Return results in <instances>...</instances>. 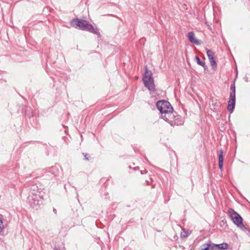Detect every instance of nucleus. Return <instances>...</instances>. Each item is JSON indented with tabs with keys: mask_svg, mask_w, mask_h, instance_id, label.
Listing matches in <instances>:
<instances>
[{
	"mask_svg": "<svg viewBox=\"0 0 250 250\" xmlns=\"http://www.w3.org/2000/svg\"><path fill=\"white\" fill-rule=\"evenodd\" d=\"M201 21L203 22H204V23L207 26L208 28V29H209L210 31H212V28L210 26V25H209V24H208V22L207 21L205 20L204 19H202L201 20Z\"/></svg>",
	"mask_w": 250,
	"mask_h": 250,
	"instance_id": "6ab92c4d",
	"label": "nucleus"
},
{
	"mask_svg": "<svg viewBox=\"0 0 250 250\" xmlns=\"http://www.w3.org/2000/svg\"><path fill=\"white\" fill-rule=\"evenodd\" d=\"M234 108V79L232 81L230 85V98L228 102L227 109L232 113Z\"/></svg>",
	"mask_w": 250,
	"mask_h": 250,
	"instance_id": "20e7f679",
	"label": "nucleus"
},
{
	"mask_svg": "<svg viewBox=\"0 0 250 250\" xmlns=\"http://www.w3.org/2000/svg\"><path fill=\"white\" fill-rule=\"evenodd\" d=\"M207 54L210 63V65L212 67L213 69L216 68L217 63L214 57V52L211 50H208L207 51Z\"/></svg>",
	"mask_w": 250,
	"mask_h": 250,
	"instance_id": "1a4fd4ad",
	"label": "nucleus"
},
{
	"mask_svg": "<svg viewBox=\"0 0 250 250\" xmlns=\"http://www.w3.org/2000/svg\"><path fill=\"white\" fill-rule=\"evenodd\" d=\"M140 173L141 174H146L147 173V171L146 170H141Z\"/></svg>",
	"mask_w": 250,
	"mask_h": 250,
	"instance_id": "4be33fe9",
	"label": "nucleus"
},
{
	"mask_svg": "<svg viewBox=\"0 0 250 250\" xmlns=\"http://www.w3.org/2000/svg\"><path fill=\"white\" fill-rule=\"evenodd\" d=\"M187 36L189 42L191 43H194L196 45H199L200 44L199 41L196 39L195 34L193 32H189Z\"/></svg>",
	"mask_w": 250,
	"mask_h": 250,
	"instance_id": "ddd939ff",
	"label": "nucleus"
},
{
	"mask_svg": "<svg viewBox=\"0 0 250 250\" xmlns=\"http://www.w3.org/2000/svg\"><path fill=\"white\" fill-rule=\"evenodd\" d=\"M218 167H219V168L222 171L223 168V162H224L223 151L222 149L218 150Z\"/></svg>",
	"mask_w": 250,
	"mask_h": 250,
	"instance_id": "9b49d317",
	"label": "nucleus"
},
{
	"mask_svg": "<svg viewBox=\"0 0 250 250\" xmlns=\"http://www.w3.org/2000/svg\"><path fill=\"white\" fill-rule=\"evenodd\" d=\"M108 194V193H106V194H105V195H106Z\"/></svg>",
	"mask_w": 250,
	"mask_h": 250,
	"instance_id": "cd10ccee",
	"label": "nucleus"
},
{
	"mask_svg": "<svg viewBox=\"0 0 250 250\" xmlns=\"http://www.w3.org/2000/svg\"><path fill=\"white\" fill-rule=\"evenodd\" d=\"M53 211L55 214L57 213V210L54 208H53Z\"/></svg>",
	"mask_w": 250,
	"mask_h": 250,
	"instance_id": "b1692460",
	"label": "nucleus"
},
{
	"mask_svg": "<svg viewBox=\"0 0 250 250\" xmlns=\"http://www.w3.org/2000/svg\"><path fill=\"white\" fill-rule=\"evenodd\" d=\"M82 30L86 31L97 35L99 37H101V34L99 29L96 27H94L87 20H86L84 24V27H83Z\"/></svg>",
	"mask_w": 250,
	"mask_h": 250,
	"instance_id": "0eeeda50",
	"label": "nucleus"
},
{
	"mask_svg": "<svg viewBox=\"0 0 250 250\" xmlns=\"http://www.w3.org/2000/svg\"><path fill=\"white\" fill-rule=\"evenodd\" d=\"M235 225L241 231L246 233L249 232V229L243 223V219L241 216L235 211Z\"/></svg>",
	"mask_w": 250,
	"mask_h": 250,
	"instance_id": "423d86ee",
	"label": "nucleus"
},
{
	"mask_svg": "<svg viewBox=\"0 0 250 250\" xmlns=\"http://www.w3.org/2000/svg\"><path fill=\"white\" fill-rule=\"evenodd\" d=\"M164 120L172 126L181 125L184 123L183 118L180 115H178L177 112L173 111L168 115Z\"/></svg>",
	"mask_w": 250,
	"mask_h": 250,
	"instance_id": "7ed1b4c3",
	"label": "nucleus"
},
{
	"mask_svg": "<svg viewBox=\"0 0 250 250\" xmlns=\"http://www.w3.org/2000/svg\"><path fill=\"white\" fill-rule=\"evenodd\" d=\"M43 195H30L28 197V202L33 208H37L40 205V202H42L41 199L42 198Z\"/></svg>",
	"mask_w": 250,
	"mask_h": 250,
	"instance_id": "39448f33",
	"label": "nucleus"
},
{
	"mask_svg": "<svg viewBox=\"0 0 250 250\" xmlns=\"http://www.w3.org/2000/svg\"><path fill=\"white\" fill-rule=\"evenodd\" d=\"M213 250H226L229 249V245L227 243L219 244L212 243Z\"/></svg>",
	"mask_w": 250,
	"mask_h": 250,
	"instance_id": "f8f14e48",
	"label": "nucleus"
},
{
	"mask_svg": "<svg viewBox=\"0 0 250 250\" xmlns=\"http://www.w3.org/2000/svg\"><path fill=\"white\" fill-rule=\"evenodd\" d=\"M3 228L4 227L2 221V219H1V218H0V233L2 231Z\"/></svg>",
	"mask_w": 250,
	"mask_h": 250,
	"instance_id": "412c9836",
	"label": "nucleus"
},
{
	"mask_svg": "<svg viewBox=\"0 0 250 250\" xmlns=\"http://www.w3.org/2000/svg\"><path fill=\"white\" fill-rule=\"evenodd\" d=\"M30 110H31L30 108L27 107L25 109V115L28 116V117H30L31 116H32V115H31L30 114Z\"/></svg>",
	"mask_w": 250,
	"mask_h": 250,
	"instance_id": "aec40b11",
	"label": "nucleus"
},
{
	"mask_svg": "<svg viewBox=\"0 0 250 250\" xmlns=\"http://www.w3.org/2000/svg\"><path fill=\"white\" fill-rule=\"evenodd\" d=\"M156 105L161 114V118L164 120L173 111L172 106L170 103L167 101H158L156 103Z\"/></svg>",
	"mask_w": 250,
	"mask_h": 250,
	"instance_id": "f257e3e1",
	"label": "nucleus"
},
{
	"mask_svg": "<svg viewBox=\"0 0 250 250\" xmlns=\"http://www.w3.org/2000/svg\"><path fill=\"white\" fill-rule=\"evenodd\" d=\"M195 60L196 61L198 65H199L202 66L203 67H204L205 70H206V69H207L208 68L207 66L206 65L205 62L204 61H202L200 59L199 57L198 56H197V55L195 56Z\"/></svg>",
	"mask_w": 250,
	"mask_h": 250,
	"instance_id": "2eb2a0df",
	"label": "nucleus"
},
{
	"mask_svg": "<svg viewBox=\"0 0 250 250\" xmlns=\"http://www.w3.org/2000/svg\"><path fill=\"white\" fill-rule=\"evenodd\" d=\"M54 250H57V249L55 248H54Z\"/></svg>",
	"mask_w": 250,
	"mask_h": 250,
	"instance_id": "a878e982",
	"label": "nucleus"
},
{
	"mask_svg": "<svg viewBox=\"0 0 250 250\" xmlns=\"http://www.w3.org/2000/svg\"><path fill=\"white\" fill-rule=\"evenodd\" d=\"M86 20L80 19L79 18H74L70 21V25L76 29L82 30L84 27V24Z\"/></svg>",
	"mask_w": 250,
	"mask_h": 250,
	"instance_id": "6e6552de",
	"label": "nucleus"
},
{
	"mask_svg": "<svg viewBox=\"0 0 250 250\" xmlns=\"http://www.w3.org/2000/svg\"><path fill=\"white\" fill-rule=\"evenodd\" d=\"M133 169L135 170H139V167H134Z\"/></svg>",
	"mask_w": 250,
	"mask_h": 250,
	"instance_id": "5701e85b",
	"label": "nucleus"
},
{
	"mask_svg": "<svg viewBox=\"0 0 250 250\" xmlns=\"http://www.w3.org/2000/svg\"><path fill=\"white\" fill-rule=\"evenodd\" d=\"M225 222H224V220H222V221H221V224L222 225V224L223 225H224V224H225Z\"/></svg>",
	"mask_w": 250,
	"mask_h": 250,
	"instance_id": "393cba45",
	"label": "nucleus"
},
{
	"mask_svg": "<svg viewBox=\"0 0 250 250\" xmlns=\"http://www.w3.org/2000/svg\"><path fill=\"white\" fill-rule=\"evenodd\" d=\"M189 235V233L186 231H183L181 233V238H186Z\"/></svg>",
	"mask_w": 250,
	"mask_h": 250,
	"instance_id": "a211bd4d",
	"label": "nucleus"
},
{
	"mask_svg": "<svg viewBox=\"0 0 250 250\" xmlns=\"http://www.w3.org/2000/svg\"><path fill=\"white\" fill-rule=\"evenodd\" d=\"M108 194V193H106V194H105V195H106Z\"/></svg>",
	"mask_w": 250,
	"mask_h": 250,
	"instance_id": "c85d7f7f",
	"label": "nucleus"
},
{
	"mask_svg": "<svg viewBox=\"0 0 250 250\" xmlns=\"http://www.w3.org/2000/svg\"><path fill=\"white\" fill-rule=\"evenodd\" d=\"M143 81L145 86L150 91L155 92V88L154 79L152 77V73L149 70L147 67H146L145 72L143 77Z\"/></svg>",
	"mask_w": 250,
	"mask_h": 250,
	"instance_id": "f03ea898",
	"label": "nucleus"
},
{
	"mask_svg": "<svg viewBox=\"0 0 250 250\" xmlns=\"http://www.w3.org/2000/svg\"><path fill=\"white\" fill-rule=\"evenodd\" d=\"M228 214L233 223H234V210L232 208H229L228 210Z\"/></svg>",
	"mask_w": 250,
	"mask_h": 250,
	"instance_id": "dca6fc26",
	"label": "nucleus"
},
{
	"mask_svg": "<svg viewBox=\"0 0 250 250\" xmlns=\"http://www.w3.org/2000/svg\"><path fill=\"white\" fill-rule=\"evenodd\" d=\"M83 155L84 156V160L85 161H89L92 159V157L88 153H83Z\"/></svg>",
	"mask_w": 250,
	"mask_h": 250,
	"instance_id": "f3484780",
	"label": "nucleus"
},
{
	"mask_svg": "<svg viewBox=\"0 0 250 250\" xmlns=\"http://www.w3.org/2000/svg\"><path fill=\"white\" fill-rule=\"evenodd\" d=\"M200 250H213L212 243H205L202 245Z\"/></svg>",
	"mask_w": 250,
	"mask_h": 250,
	"instance_id": "4468645a",
	"label": "nucleus"
},
{
	"mask_svg": "<svg viewBox=\"0 0 250 250\" xmlns=\"http://www.w3.org/2000/svg\"><path fill=\"white\" fill-rule=\"evenodd\" d=\"M108 194V193H106V194H105V195H106Z\"/></svg>",
	"mask_w": 250,
	"mask_h": 250,
	"instance_id": "bb28decb",
	"label": "nucleus"
},
{
	"mask_svg": "<svg viewBox=\"0 0 250 250\" xmlns=\"http://www.w3.org/2000/svg\"><path fill=\"white\" fill-rule=\"evenodd\" d=\"M43 191L42 188L38 187L36 185H32L30 188V195H43Z\"/></svg>",
	"mask_w": 250,
	"mask_h": 250,
	"instance_id": "9d476101",
	"label": "nucleus"
}]
</instances>
